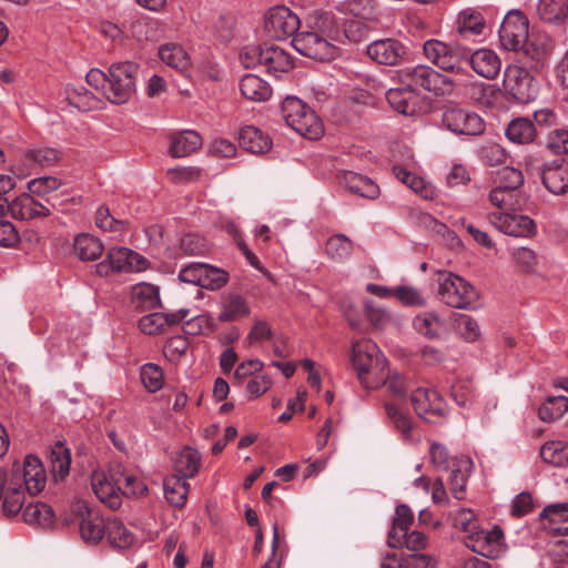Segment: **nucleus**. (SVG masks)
<instances>
[{"instance_id": "obj_39", "label": "nucleus", "mask_w": 568, "mask_h": 568, "mask_svg": "<svg viewBox=\"0 0 568 568\" xmlns=\"http://www.w3.org/2000/svg\"><path fill=\"white\" fill-rule=\"evenodd\" d=\"M537 12L548 23L562 24L568 20V0H539Z\"/></svg>"}, {"instance_id": "obj_32", "label": "nucleus", "mask_w": 568, "mask_h": 568, "mask_svg": "<svg viewBox=\"0 0 568 568\" xmlns=\"http://www.w3.org/2000/svg\"><path fill=\"white\" fill-rule=\"evenodd\" d=\"M414 520V515L407 505H399L396 507L395 517L393 519V527L388 534V545L392 548L403 546V539L409 530Z\"/></svg>"}, {"instance_id": "obj_20", "label": "nucleus", "mask_w": 568, "mask_h": 568, "mask_svg": "<svg viewBox=\"0 0 568 568\" xmlns=\"http://www.w3.org/2000/svg\"><path fill=\"white\" fill-rule=\"evenodd\" d=\"M91 486L97 497L109 508L118 509L121 506V487L116 485V479L102 470H94L91 475Z\"/></svg>"}, {"instance_id": "obj_44", "label": "nucleus", "mask_w": 568, "mask_h": 568, "mask_svg": "<svg viewBox=\"0 0 568 568\" xmlns=\"http://www.w3.org/2000/svg\"><path fill=\"white\" fill-rule=\"evenodd\" d=\"M95 225L101 231L110 233L113 239L122 237L129 231L126 222L114 219L103 205L97 210Z\"/></svg>"}, {"instance_id": "obj_24", "label": "nucleus", "mask_w": 568, "mask_h": 568, "mask_svg": "<svg viewBox=\"0 0 568 568\" xmlns=\"http://www.w3.org/2000/svg\"><path fill=\"white\" fill-rule=\"evenodd\" d=\"M339 183L351 193L368 200H375L381 193L379 186L372 179L352 171L344 172Z\"/></svg>"}, {"instance_id": "obj_48", "label": "nucleus", "mask_w": 568, "mask_h": 568, "mask_svg": "<svg viewBox=\"0 0 568 568\" xmlns=\"http://www.w3.org/2000/svg\"><path fill=\"white\" fill-rule=\"evenodd\" d=\"M106 536L110 544L119 549L129 548L134 541L133 534L116 518L106 521Z\"/></svg>"}, {"instance_id": "obj_42", "label": "nucleus", "mask_w": 568, "mask_h": 568, "mask_svg": "<svg viewBox=\"0 0 568 568\" xmlns=\"http://www.w3.org/2000/svg\"><path fill=\"white\" fill-rule=\"evenodd\" d=\"M201 466V455L196 449L184 447L174 459L178 476L186 479L194 477Z\"/></svg>"}, {"instance_id": "obj_37", "label": "nucleus", "mask_w": 568, "mask_h": 568, "mask_svg": "<svg viewBox=\"0 0 568 568\" xmlns=\"http://www.w3.org/2000/svg\"><path fill=\"white\" fill-rule=\"evenodd\" d=\"M506 136L516 144H529L535 141L537 130L535 123L527 118H516L506 129Z\"/></svg>"}, {"instance_id": "obj_38", "label": "nucleus", "mask_w": 568, "mask_h": 568, "mask_svg": "<svg viewBox=\"0 0 568 568\" xmlns=\"http://www.w3.org/2000/svg\"><path fill=\"white\" fill-rule=\"evenodd\" d=\"M159 58L166 65L181 72H185L191 67L189 53L178 43H165L159 48Z\"/></svg>"}, {"instance_id": "obj_27", "label": "nucleus", "mask_w": 568, "mask_h": 568, "mask_svg": "<svg viewBox=\"0 0 568 568\" xmlns=\"http://www.w3.org/2000/svg\"><path fill=\"white\" fill-rule=\"evenodd\" d=\"M473 468V462L469 457H457L452 462V470L449 475L450 490L458 500L464 499L466 493V484Z\"/></svg>"}, {"instance_id": "obj_26", "label": "nucleus", "mask_w": 568, "mask_h": 568, "mask_svg": "<svg viewBox=\"0 0 568 568\" xmlns=\"http://www.w3.org/2000/svg\"><path fill=\"white\" fill-rule=\"evenodd\" d=\"M190 314L187 308H180L174 313L155 312L144 315V334H160L168 327L179 324Z\"/></svg>"}, {"instance_id": "obj_6", "label": "nucleus", "mask_w": 568, "mask_h": 568, "mask_svg": "<svg viewBox=\"0 0 568 568\" xmlns=\"http://www.w3.org/2000/svg\"><path fill=\"white\" fill-rule=\"evenodd\" d=\"M139 65L131 62L112 64L109 69L108 90L105 99L112 103H125L135 90V75Z\"/></svg>"}, {"instance_id": "obj_8", "label": "nucleus", "mask_w": 568, "mask_h": 568, "mask_svg": "<svg viewBox=\"0 0 568 568\" xmlns=\"http://www.w3.org/2000/svg\"><path fill=\"white\" fill-rule=\"evenodd\" d=\"M8 478L23 487L31 496L44 488L47 479L41 460L33 455L27 456L23 463H14Z\"/></svg>"}, {"instance_id": "obj_60", "label": "nucleus", "mask_w": 568, "mask_h": 568, "mask_svg": "<svg viewBox=\"0 0 568 568\" xmlns=\"http://www.w3.org/2000/svg\"><path fill=\"white\" fill-rule=\"evenodd\" d=\"M457 328L466 342H476L480 337V327L475 318L460 314L457 320Z\"/></svg>"}, {"instance_id": "obj_36", "label": "nucleus", "mask_w": 568, "mask_h": 568, "mask_svg": "<svg viewBox=\"0 0 568 568\" xmlns=\"http://www.w3.org/2000/svg\"><path fill=\"white\" fill-rule=\"evenodd\" d=\"M242 95L254 102L266 101L272 95L270 84L255 74H246L240 81Z\"/></svg>"}, {"instance_id": "obj_54", "label": "nucleus", "mask_w": 568, "mask_h": 568, "mask_svg": "<svg viewBox=\"0 0 568 568\" xmlns=\"http://www.w3.org/2000/svg\"><path fill=\"white\" fill-rule=\"evenodd\" d=\"M250 308L240 295H231L224 303V308L219 315L222 322L235 321L240 317L246 316Z\"/></svg>"}, {"instance_id": "obj_2", "label": "nucleus", "mask_w": 568, "mask_h": 568, "mask_svg": "<svg viewBox=\"0 0 568 568\" xmlns=\"http://www.w3.org/2000/svg\"><path fill=\"white\" fill-rule=\"evenodd\" d=\"M282 114L286 124L306 139L317 140L324 133L321 119L297 98L287 97L283 101Z\"/></svg>"}, {"instance_id": "obj_45", "label": "nucleus", "mask_w": 568, "mask_h": 568, "mask_svg": "<svg viewBox=\"0 0 568 568\" xmlns=\"http://www.w3.org/2000/svg\"><path fill=\"white\" fill-rule=\"evenodd\" d=\"M49 460L51 473L54 478H64L70 470L71 455L70 450L62 444L55 443L50 449Z\"/></svg>"}, {"instance_id": "obj_10", "label": "nucleus", "mask_w": 568, "mask_h": 568, "mask_svg": "<svg viewBox=\"0 0 568 568\" xmlns=\"http://www.w3.org/2000/svg\"><path fill=\"white\" fill-rule=\"evenodd\" d=\"M292 44L301 54L320 61H329L338 53L335 43H331L325 37H321L305 27L303 31L294 36Z\"/></svg>"}, {"instance_id": "obj_13", "label": "nucleus", "mask_w": 568, "mask_h": 568, "mask_svg": "<svg viewBox=\"0 0 568 568\" xmlns=\"http://www.w3.org/2000/svg\"><path fill=\"white\" fill-rule=\"evenodd\" d=\"M300 26L301 20L298 16L285 6L271 8L264 20L265 32L275 40L294 38Z\"/></svg>"}, {"instance_id": "obj_61", "label": "nucleus", "mask_w": 568, "mask_h": 568, "mask_svg": "<svg viewBox=\"0 0 568 568\" xmlns=\"http://www.w3.org/2000/svg\"><path fill=\"white\" fill-rule=\"evenodd\" d=\"M265 44H247L240 51V61L245 68L262 67Z\"/></svg>"}, {"instance_id": "obj_21", "label": "nucleus", "mask_w": 568, "mask_h": 568, "mask_svg": "<svg viewBox=\"0 0 568 568\" xmlns=\"http://www.w3.org/2000/svg\"><path fill=\"white\" fill-rule=\"evenodd\" d=\"M23 487L8 478V473L0 469V500L3 498V511L8 515H17L24 504Z\"/></svg>"}, {"instance_id": "obj_25", "label": "nucleus", "mask_w": 568, "mask_h": 568, "mask_svg": "<svg viewBox=\"0 0 568 568\" xmlns=\"http://www.w3.org/2000/svg\"><path fill=\"white\" fill-rule=\"evenodd\" d=\"M468 63L478 75L486 79H494L501 67L498 55L489 49H479L468 55Z\"/></svg>"}, {"instance_id": "obj_56", "label": "nucleus", "mask_w": 568, "mask_h": 568, "mask_svg": "<svg viewBox=\"0 0 568 568\" xmlns=\"http://www.w3.org/2000/svg\"><path fill=\"white\" fill-rule=\"evenodd\" d=\"M545 148L554 154L568 155V130L565 128L550 131Z\"/></svg>"}, {"instance_id": "obj_22", "label": "nucleus", "mask_w": 568, "mask_h": 568, "mask_svg": "<svg viewBox=\"0 0 568 568\" xmlns=\"http://www.w3.org/2000/svg\"><path fill=\"white\" fill-rule=\"evenodd\" d=\"M8 212L17 220H32L50 215V210L29 194H22L8 202Z\"/></svg>"}, {"instance_id": "obj_17", "label": "nucleus", "mask_w": 568, "mask_h": 568, "mask_svg": "<svg viewBox=\"0 0 568 568\" xmlns=\"http://www.w3.org/2000/svg\"><path fill=\"white\" fill-rule=\"evenodd\" d=\"M367 55L378 64L396 65L408 55L407 47L394 38L375 40L366 48Z\"/></svg>"}, {"instance_id": "obj_50", "label": "nucleus", "mask_w": 568, "mask_h": 568, "mask_svg": "<svg viewBox=\"0 0 568 568\" xmlns=\"http://www.w3.org/2000/svg\"><path fill=\"white\" fill-rule=\"evenodd\" d=\"M8 213V200L0 196V246L12 247L19 242V232L16 226L6 219Z\"/></svg>"}, {"instance_id": "obj_62", "label": "nucleus", "mask_w": 568, "mask_h": 568, "mask_svg": "<svg viewBox=\"0 0 568 568\" xmlns=\"http://www.w3.org/2000/svg\"><path fill=\"white\" fill-rule=\"evenodd\" d=\"M164 386L162 368L155 364H144V389L155 393Z\"/></svg>"}, {"instance_id": "obj_19", "label": "nucleus", "mask_w": 568, "mask_h": 568, "mask_svg": "<svg viewBox=\"0 0 568 568\" xmlns=\"http://www.w3.org/2000/svg\"><path fill=\"white\" fill-rule=\"evenodd\" d=\"M305 28L321 37H325L331 43L341 42L347 37L339 27L334 14L324 11H314L305 21Z\"/></svg>"}, {"instance_id": "obj_63", "label": "nucleus", "mask_w": 568, "mask_h": 568, "mask_svg": "<svg viewBox=\"0 0 568 568\" xmlns=\"http://www.w3.org/2000/svg\"><path fill=\"white\" fill-rule=\"evenodd\" d=\"M26 158L40 166H49L60 160V152L52 148H40L27 152Z\"/></svg>"}, {"instance_id": "obj_55", "label": "nucleus", "mask_w": 568, "mask_h": 568, "mask_svg": "<svg viewBox=\"0 0 568 568\" xmlns=\"http://www.w3.org/2000/svg\"><path fill=\"white\" fill-rule=\"evenodd\" d=\"M454 527L463 530L466 535H471L479 526L477 517L471 509L460 508L450 514Z\"/></svg>"}, {"instance_id": "obj_30", "label": "nucleus", "mask_w": 568, "mask_h": 568, "mask_svg": "<svg viewBox=\"0 0 568 568\" xmlns=\"http://www.w3.org/2000/svg\"><path fill=\"white\" fill-rule=\"evenodd\" d=\"M386 100L397 112L405 115H413L417 111L418 95L407 85L393 88L386 92Z\"/></svg>"}, {"instance_id": "obj_28", "label": "nucleus", "mask_w": 568, "mask_h": 568, "mask_svg": "<svg viewBox=\"0 0 568 568\" xmlns=\"http://www.w3.org/2000/svg\"><path fill=\"white\" fill-rule=\"evenodd\" d=\"M201 135L193 130H184L171 135L169 152L173 158H184L202 146Z\"/></svg>"}, {"instance_id": "obj_43", "label": "nucleus", "mask_w": 568, "mask_h": 568, "mask_svg": "<svg viewBox=\"0 0 568 568\" xmlns=\"http://www.w3.org/2000/svg\"><path fill=\"white\" fill-rule=\"evenodd\" d=\"M416 332L428 339L439 338L444 332V323L435 312L417 315L413 322Z\"/></svg>"}, {"instance_id": "obj_51", "label": "nucleus", "mask_w": 568, "mask_h": 568, "mask_svg": "<svg viewBox=\"0 0 568 568\" xmlns=\"http://www.w3.org/2000/svg\"><path fill=\"white\" fill-rule=\"evenodd\" d=\"M568 410V397L551 396L548 397L539 408V417L544 422H554L560 418Z\"/></svg>"}, {"instance_id": "obj_34", "label": "nucleus", "mask_w": 568, "mask_h": 568, "mask_svg": "<svg viewBox=\"0 0 568 568\" xmlns=\"http://www.w3.org/2000/svg\"><path fill=\"white\" fill-rule=\"evenodd\" d=\"M489 202L493 206L501 210L503 212H513L521 209L525 203L520 191L508 190L503 186H495L488 195Z\"/></svg>"}, {"instance_id": "obj_49", "label": "nucleus", "mask_w": 568, "mask_h": 568, "mask_svg": "<svg viewBox=\"0 0 568 568\" xmlns=\"http://www.w3.org/2000/svg\"><path fill=\"white\" fill-rule=\"evenodd\" d=\"M74 251L81 260L92 261L101 255L103 245L99 239L89 234H81L75 237Z\"/></svg>"}, {"instance_id": "obj_57", "label": "nucleus", "mask_w": 568, "mask_h": 568, "mask_svg": "<svg viewBox=\"0 0 568 568\" xmlns=\"http://www.w3.org/2000/svg\"><path fill=\"white\" fill-rule=\"evenodd\" d=\"M496 182V186L519 191L520 186L524 184V175L520 170L505 166L497 172Z\"/></svg>"}, {"instance_id": "obj_53", "label": "nucleus", "mask_w": 568, "mask_h": 568, "mask_svg": "<svg viewBox=\"0 0 568 568\" xmlns=\"http://www.w3.org/2000/svg\"><path fill=\"white\" fill-rule=\"evenodd\" d=\"M201 274L200 286L207 290H219L223 287L229 281L227 272L209 264L202 265Z\"/></svg>"}, {"instance_id": "obj_58", "label": "nucleus", "mask_w": 568, "mask_h": 568, "mask_svg": "<svg viewBox=\"0 0 568 568\" xmlns=\"http://www.w3.org/2000/svg\"><path fill=\"white\" fill-rule=\"evenodd\" d=\"M385 409L394 427L405 437H409L410 430L413 428L409 415L392 404H386Z\"/></svg>"}, {"instance_id": "obj_23", "label": "nucleus", "mask_w": 568, "mask_h": 568, "mask_svg": "<svg viewBox=\"0 0 568 568\" xmlns=\"http://www.w3.org/2000/svg\"><path fill=\"white\" fill-rule=\"evenodd\" d=\"M415 412L420 417L428 415H443L444 403L436 390L427 388H417L410 396Z\"/></svg>"}, {"instance_id": "obj_7", "label": "nucleus", "mask_w": 568, "mask_h": 568, "mask_svg": "<svg viewBox=\"0 0 568 568\" xmlns=\"http://www.w3.org/2000/svg\"><path fill=\"white\" fill-rule=\"evenodd\" d=\"M503 88L519 103H529L538 94V85L530 72L517 64L508 65L504 73Z\"/></svg>"}, {"instance_id": "obj_9", "label": "nucleus", "mask_w": 568, "mask_h": 568, "mask_svg": "<svg viewBox=\"0 0 568 568\" xmlns=\"http://www.w3.org/2000/svg\"><path fill=\"white\" fill-rule=\"evenodd\" d=\"M442 123L448 131L459 135H479L485 131V123L477 113L457 105L445 108Z\"/></svg>"}, {"instance_id": "obj_35", "label": "nucleus", "mask_w": 568, "mask_h": 568, "mask_svg": "<svg viewBox=\"0 0 568 568\" xmlns=\"http://www.w3.org/2000/svg\"><path fill=\"white\" fill-rule=\"evenodd\" d=\"M239 141L241 146L254 154H262L271 149L272 141L256 126H245L240 131Z\"/></svg>"}, {"instance_id": "obj_52", "label": "nucleus", "mask_w": 568, "mask_h": 568, "mask_svg": "<svg viewBox=\"0 0 568 568\" xmlns=\"http://www.w3.org/2000/svg\"><path fill=\"white\" fill-rule=\"evenodd\" d=\"M325 248L332 260L343 261L352 254L353 242L344 234H336L327 240Z\"/></svg>"}, {"instance_id": "obj_40", "label": "nucleus", "mask_w": 568, "mask_h": 568, "mask_svg": "<svg viewBox=\"0 0 568 568\" xmlns=\"http://www.w3.org/2000/svg\"><path fill=\"white\" fill-rule=\"evenodd\" d=\"M190 485L184 478L172 475L164 479L163 491L164 497L174 507H183L186 503Z\"/></svg>"}, {"instance_id": "obj_16", "label": "nucleus", "mask_w": 568, "mask_h": 568, "mask_svg": "<svg viewBox=\"0 0 568 568\" xmlns=\"http://www.w3.org/2000/svg\"><path fill=\"white\" fill-rule=\"evenodd\" d=\"M352 366L365 388L384 385L389 373L386 357H352Z\"/></svg>"}, {"instance_id": "obj_18", "label": "nucleus", "mask_w": 568, "mask_h": 568, "mask_svg": "<svg viewBox=\"0 0 568 568\" xmlns=\"http://www.w3.org/2000/svg\"><path fill=\"white\" fill-rule=\"evenodd\" d=\"M540 176L550 193L559 195L568 192V161L565 159L545 162L540 168Z\"/></svg>"}, {"instance_id": "obj_4", "label": "nucleus", "mask_w": 568, "mask_h": 568, "mask_svg": "<svg viewBox=\"0 0 568 568\" xmlns=\"http://www.w3.org/2000/svg\"><path fill=\"white\" fill-rule=\"evenodd\" d=\"M399 79L409 89H413L414 92L418 89H424L435 95H446L450 94L454 90L453 80L425 64L402 70Z\"/></svg>"}, {"instance_id": "obj_1", "label": "nucleus", "mask_w": 568, "mask_h": 568, "mask_svg": "<svg viewBox=\"0 0 568 568\" xmlns=\"http://www.w3.org/2000/svg\"><path fill=\"white\" fill-rule=\"evenodd\" d=\"M425 59L438 69L450 73H463L468 65V50L457 42L428 39L423 44Z\"/></svg>"}, {"instance_id": "obj_5", "label": "nucleus", "mask_w": 568, "mask_h": 568, "mask_svg": "<svg viewBox=\"0 0 568 568\" xmlns=\"http://www.w3.org/2000/svg\"><path fill=\"white\" fill-rule=\"evenodd\" d=\"M65 525L79 523L80 534L87 542H99L106 534V523H104L99 510L89 507L83 500H77L70 506V514L62 516Z\"/></svg>"}, {"instance_id": "obj_47", "label": "nucleus", "mask_w": 568, "mask_h": 568, "mask_svg": "<svg viewBox=\"0 0 568 568\" xmlns=\"http://www.w3.org/2000/svg\"><path fill=\"white\" fill-rule=\"evenodd\" d=\"M540 457L549 465L566 466L568 465V445L560 440L548 442L541 446Z\"/></svg>"}, {"instance_id": "obj_41", "label": "nucleus", "mask_w": 568, "mask_h": 568, "mask_svg": "<svg viewBox=\"0 0 568 568\" xmlns=\"http://www.w3.org/2000/svg\"><path fill=\"white\" fill-rule=\"evenodd\" d=\"M541 517L548 521L546 526L556 535H568V504L550 505L546 507Z\"/></svg>"}, {"instance_id": "obj_15", "label": "nucleus", "mask_w": 568, "mask_h": 568, "mask_svg": "<svg viewBox=\"0 0 568 568\" xmlns=\"http://www.w3.org/2000/svg\"><path fill=\"white\" fill-rule=\"evenodd\" d=\"M487 220L495 229L509 236L531 237L536 234V224L527 215L494 212L488 214Z\"/></svg>"}, {"instance_id": "obj_59", "label": "nucleus", "mask_w": 568, "mask_h": 568, "mask_svg": "<svg viewBox=\"0 0 568 568\" xmlns=\"http://www.w3.org/2000/svg\"><path fill=\"white\" fill-rule=\"evenodd\" d=\"M515 264L525 273H532L537 266V255L529 247H517L511 251Z\"/></svg>"}, {"instance_id": "obj_29", "label": "nucleus", "mask_w": 568, "mask_h": 568, "mask_svg": "<svg viewBox=\"0 0 568 568\" xmlns=\"http://www.w3.org/2000/svg\"><path fill=\"white\" fill-rule=\"evenodd\" d=\"M262 67L274 77L288 72L293 68V60L282 48L265 44Z\"/></svg>"}, {"instance_id": "obj_31", "label": "nucleus", "mask_w": 568, "mask_h": 568, "mask_svg": "<svg viewBox=\"0 0 568 568\" xmlns=\"http://www.w3.org/2000/svg\"><path fill=\"white\" fill-rule=\"evenodd\" d=\"M65 92L69 103L81 112L101 110L104 106L103 100L83 85H68Z\"/></svg>"}, {"instance_id": "obj_12", "label": "nucleus", "mask_w": 568, "mask_h": 568, "mask_svg": "<svg viewBox=\"0 0 568 568\" xmlns=\"http://www.w3.org/2000/svg\"><path fill=\"white\" fill-rule=\"evenodd\" d=\"M142 257L131 248L119 246L108 251L103 261L95 265V272L100 276H108L111 273H135L140 272Z\"/></svg>"}, {"instance_id": "obj_33", "label": "nucleus", "mask_w": 568, "mask_h": 568, "mask_svg": "<svg viewBox=\"0 0 568 568\" xmlns=\"http://www.w3.org/2000/svg\"><path fill=\"white\" fill-rule=\"evenodd\" d=\"M485 27L483 14L473 8L464 9L457 16L456 32L460 38H466L469 34L479 36Z\"/></svg>"}, {"instance_id": "obj_64", "label": "nucleus", "mask_w": 568, "mask_h": 568, "mask_svg": "<svg viewBox=\"0 0 568 568\" xmlns=\"http://www.w3.org/2000/svg\"><path fill=\"white\" fill-rule=\"evenodd\" d=\"M394 296L407 306H424L426 304L422 293L410 286H399L394 290Z\"/></svg>"}, {"instance_id": "obj_46", "label": "nucleus", "mask_w": 568, "mask_h": 568, "mask_svg": "<svg viewBox=\"0 0 568 568\" xmlns=\"http://www.w3.org/2000/svg\"><path fill=\"white\" fill-rule=\"evenodd\" d=\"M26 523L41 527H50L53 524L52 508L44 503L29 504L22 511Z\"/></svg>"}, {"instance_id": "obj_14", "label": "nucleus", "mask_w": 568, "mask_h": 568, "mask_svg": "<svg viewBox=\"0 0 568 568\" xmlns=\"http://www.w3.org/2000/svg\"><path fill=\"white\" fill-rule=\"evenodd\" d=\"M465 544L474 552L490 559L498 558L506 549L503 530L497 526L488 530L478 528L466 535Z\"/></svg>"}, {"instance_id": "obj_11", "label": "nucleus", "mask_w": 568, "mask_h": 568, "mask_svg": "<svg viewBox=\"0 0 568 568\" xmlns=\"http://www.w3.org/2000/svg\"><path fill=\"white\" fill-rule=\"evenodd\" d=\"M529 22L520 10H510L499 29L501 45L509 51H520L529 38Z\"/></svg>"}, {"instance_id": "obj_3", "label": "nucleus", "mask_w": 568, "mask_h": 568, "mask_svg": "<svg viewBox=\"0 0 568 568\" xmlns=\"http://www.w3.org/2000/svg\"><path fill=\"white\" fill-rule=\"evenodd\" d=\"M436 282L439 300L450 307L469 310L478 300L476 288L452 272L438 271Z\"/></svg>"}]
</instances>
